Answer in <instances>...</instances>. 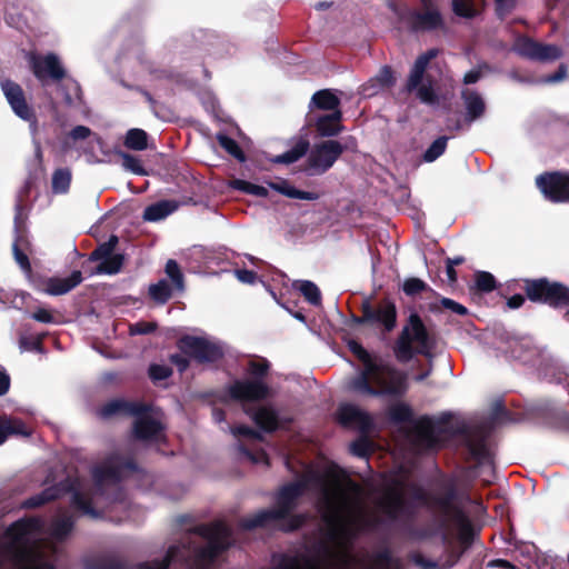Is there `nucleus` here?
<instances>
[{
    "instance_id": "53",
    "label": "nucleus",
    "mask_w": 569,
    "mask_h": 569,
    "mask_svg": "<svg viewBox=\"0 0 569 569\" xmlns=\"http://www.w3.org/2000/svg\"><path fill=\"white\" fill-rule=\"evenodd\" d=\"M164 271L167 276L171 279L173 287L177 290L181 291L184 289L183 273L176 260L169 259L166 263Z\"/></svg>"
},
{
    "instance_id": "48",
    "label": "nucleus",
    "mask_w": 569,
    "mask_h": 569,
    "mask_svg": "<svg viewBox=\"0 0 569 569\" xmlns=\"http://www.w3.org/2000/svg\"><path fill=\"white\" fill-rule=\"evenodd\" d=\"M497 288V280L488 271H477L475 273V289L482 293L492 292Z\"/></svg>"
},
{
    "instance_id": "21",
    "label": "nucleus",
    "mask_w": 569,
    "mask_h": 569,
    "mask_svg": "<svg viewBox=\"0 0 569 569\" xmlns=\"http://www.w3.org/2000/svg\"><path fill=\"white\" fill-rule=\"evenodd\" d=\"M1 89L12 111L22 120L36 122L37 117L33 108L27 102L22 87L10 80L1 81Z\"/></svg>"
},
{
    "instance_id": "24",
    "label": "nucleus",
    "mask_w": 569,
    "mask_h": 569,
    "mask_svg": "<svg viewBox=\"0 0 569 569\" xmlns=\"http://www.w3.org/2000/svg\"><path fill=\"white\" fill-rule=\"evenodd\" d=\"M150 409V406L143 402L112 399L102 405L98 413L102 419H109L114 416H141L149 412Z\"/></svg>"
},
{
    "instance_id": "43",
    "label": "nucleus",
    "mask_w": 569,
    "mask_h": 569,
    "mask_svg": "<svg viewBox=\"0 0 569 569\" xmlns=\"http://www.w3.org/2000/svg\"><path fill=\"white\" fill-rule=\"evenodd\" d=\"M229 186L234 190L241 191L242 193L260 198H266L269 194L268 189L263 186L254 184L242 179H233L230 181Z\"/></svg>"
},
{
    "instance_id": "15",
    "label": "nucleus",
    "mask_w": 569,
    "mask_h": 569,
    "mask_svg": "<svg viewBox=\"0 0 569 569\" xmlns=\"http://www.w3.org/2000/svg\"><path fill=\"white\" fill-rule=\"evenodd\" d=\"M177 347L181 353L200 365L214 363L224 357L219 343L203 337L184 335L177 340Z\"/></svg>"
},
{
    "instance_id": "8",
    "label": "nucleus",
    "mask_w": 569,
    "mask_h": 569,
    "mask_svg": "<svg viewBox=\"0 0 569 569\" xmlns=\"http://www.w3.org/2000/svg\"><path fill=\"white\" fill-rule=\"evenodd\" d=\"M192 532L207 540L194 552V569H211L217 559L232 546V530L223 521L198 525Z\"/></svg>"
},
{
    "instance_id": "29",
    "label": "nucleus",
    "mask_w": 569,
    "mask_h": 569,
    "mask_svg": "<svg viewBox=\"0 0 569 569\" xmlns=\"http://www.w3.org/2000/svg\"><path fill=\"white\" fill-rule=\"evenodd\" d=\"M82 273L74 270L67 278L51 277L46 279L43 292L50 296L66 295L82 282Z\"/></svg>"
},
{
    "instance_id": "9",
    "label": "nucleus",
    "mask_w": 569,
    "mask_h": 569,
    "mask_svg": "<svg viewBox=\"0 0 569 569\" xmlns=\"http://www.w3.org/2000/svg\"><path fill=\"white\" fill-rule=\"evenodd\" d=\"M323 507L322 521L328 527V536L331 539L350 536L353 531L370 530L380 525L378 517H371L366 513H358L352 519L347 520L341 506L328 492L325 493Z\"/></svg>"
},
{
    "instance_id": "47",
    "label": "nucleus",
    "mask_w": 569,
    "mask_h": 569,
    "mask_svg": "<svg viewBox=\"0 0 569 569\" xmlns=\"http://www.w3.org/2000/svg\"><path fill=\"white\" fill-rule=\"evenodd\" d=\"M119 242V238L116 234H111L108 241L100 243L97 248L89 254L90 261H99L103 258H108L113 254V251Z\"/></svg>"
},
{
    "instance_id": "37",
    "label": "nucleus",
    "mask_w": 569,
    "mask_h": 569,
    "mask_svg": "<svg viewBox=\"0 0 569 569\" xmlns=\"http://www.w3.org/2000/svg\"><path fill=\"white\" fill-rule=\"evenodd\" d=\"M149 136L143 129L132 128L126 132L123 146L133 151L148 149Z\"/></svg>"
},
{
    "instance_id": "42",
    "label": "nucleus",
    "mask_w": 569,
    "mask_h": 569,
    "mask_svg": "<svg viewBox=\"0 0 569 569\" xmlns=\"http://www.w3.org/2000/svg\"><path fill=\"white\" fill-rule=\"evenodd\" d=\"M101 262L96 268L98 274H116L118 273L124 262V257L121 253L111 254L108 258L100 260Z\"/></svg>"
},
{
    "instance_id": "50",
    "label": "nucleus",
    "mask_w": 569,
    "mask_h": 569,
    "mask_svg": "<svg viewBox=\"0 0 569 569\" xmlns=\"http://www.w3.org/2000/svg\"><path fill=\"white\" fill-rule=\"evenodd\" d=\"M448 137H438L423 152L422 160L425 162H433L440 156H442L447 149Z\"/></svg>"
},
{
    "instance_id": "17",
    "label": "nucleus",
    "mask_w": 569,
    "mask_h": 569,
    "mask_svg": "<svg viewBox=\"0 0 569 569\" xmlns=\"http://www.w3.org/2000/svg\"><path fill=\"white\" fill-rule=\"evenodd\" d=\"M536 184L543 197L553 203H569V172H543L536 178Z\"/></svg>"
},
{
    "instance_id": "16",
    "label": "nucleus",
    "mask_w": 569,
    "mask_h": 569,
    "mask_svg": "<svg viewBox=\"0 0 569 569\" xmlns=\"http://www.w3.org/2000/svg\"><path fill=\"white\" fill-rule=\"evenodd\" d=\"M360 310L365 311V320H368V326L379 328L383 333H389L397 327V307L388 298L380 300L377 305L365 299Z\"/></svg>"
},
{
    "instance_id": "25",
    "label": "nucleus",
    "mask_w": 569,
    "mask_h": 569,
    "mask_svg": "<svg viewBox=\"0 0 569 569\" xmlns=\"http://www.w3.org/2000/svg\"><path fill=\"white\" fill-rule=\"evenodd\" d=\"M14 240L12 243V253L14 261L19 264L22 271L30 273L32 270L28 252L31 250V243L26 233V230L20 224V213L14 218Z\"/></svg>"
},
{
    "instance_id": "39",
    "label": "nucleus",
    "mask_w": 569,
    "mask_h": 569,
    "mask_svg": "<svg viewBox=\"0 0 569 569\" xmlns=\"http://www.w3.org/2000/svg\"><path fill=\"white\" fill-rule=\"evenodd\" d=\"M180 551L181 550L179 546H170L161 560L156 559L150 562H139L136 566V569H169L171 563L178 558Z\"/></svg>"
},
{
    "instance_id": "18",
    "label": "nucleus",
    "mask_w": 569,
    "mask_h": 569,
    "mask_svg": "<svg viewBox=\"0 0 569 569\" xmlns=\"http://www.w3.org/2000/svg\"><path fill=\"white\" fill-rule=\"evenodd\" d=\"M30 70L33 76L44 84L48 80L59 82L66 77V70L54 53L44 56L30 53L28 57Z\"/></svg>"
},
{
    "instance_id": "4",
    "label": "nucleus",
    "mask_w": 569,
    "mask_h": 569,
    "mask_svg": "<svg viewBox=\"0 0 569 569\" xmlns=\"http://www.w3.org/2000/svg\"><path fill=\"white\" fill-rule=\"evenodd\" d=\"M308 483L305 479L296 480L282 486L276 496V507L262 509L256 515L240 520V527L244 530L263 528L270 522L284 521L282 530L291 532L300 529L307 521L303 513H292L298 506V500L307 490Z\"/></svg>"
},
{
    "instance_id": "62",
    "label": "nucleus",
    "mask_w": 569,
    "mask_h": 569,
    "mask_svg": "<svg viewBox=\"0 0 569 569\" xmlns=\"http://www.w3.org/2000/svg\"><path fill=\"white\" fill-rule=\"evenodd\" d=\"M239 451L253 463L264 462L269 465V457L263 449L258 452H252L244 445H239Z\"/></svg>"
},
{
    "instance_id": "19",
    "label": "nucleus",
    "mask_w": 569,
    "mask_h": 569,
    "mask_svg": "<svg viewBox=\"0 0 569 569\" xmlns=\"http://www.w3.org/2000/svg\"><path fill=\"white\" fill-rule=\"evenodd\" d=\"M515 51L522 58L539 62L555 61L562 56L558 46L541 43L526 36L516 41Z\"/></svg>"
},
{
    "instance_id": "7",
    "label": "nucleus",
    "mask_w": 569,
    "mask_h": 569,
    "mask_svg": "<svg viewBox=\"0 0 569 569\" xmlns=\"http://www.w3.org/2000/svg\"><path fill=\"white\" fill-rule=\"evenodd\" d=\"M270 372V362L266 358L250 360L246 368L248 379H237L227 388L228 397L237 402H257L270 396L266 381Z\"/></svg>"
},
{
    "instance_id": "38",
    "label": "nucleus",
    "mask_w": 569,
    "mask_h": 569,
    "mask_svg": "<svg viewBox=\"0 0 569 569\" xmlns=\"http://www.w3.org/2000/svg\"><path fill=\"white\" fill-rule=\"evenodd\" d=\"M74 527V518L72 515H63L57 518L51 523V536L58 540L63 541L68 538Z\"/></svg>"
},
{
    "instance_id": "26",
    "label": "nucleus",
    "mask_w": 569,
    "mask_h": 569,
    "mask_svg": "<svg viewBox=\"0 0 569 569\" xmlns=\"http://www.w3.org/2000/svg\"><path fill=\"white\" fill-rule=\"evenodd\" d=\"M341 121V110H337L336 112L320 116L308 114L307 117L308 126L315 127L320 137L338 136L345 129Z\"/></svg>"
},
{
    "instance_id": "46",
    "label": "nucleus",
    "mask_w": 569,
    "mask_h": 569,
    "mask_svg": "<svg viewBox=\"0 0 569 569\" xmlns=\"http://www.w3.org/2000/svg\"><path fill=\"white\" fill-rule=\"evenodd\" d=\"M71 183V172L69 169H57L52 174L51 188L54 193H64L69 190Z\"/></svg>"
},
{
    "instance_id": "36",
    "label": "nucleus",
    "mask_w": 569,
    "mask_h": 569,
    "mask_svg": "<svg viewBox=\"0 0 569 569\" xmlns=\"http://www.w3.org/2000/svg\"><path fill=\"white\" fill-rule=\"evenodd\" d=\"M11 435H27L26 425L20 419L0 416V445Z\"/></svg>"
},
{
    "instance_id": "44",
    "label": "nucleus",
    "mask_w": 569,
    "mask_h": 569,
    "mask_svg": "<svg viewBox=\"0 0 569 569\" xmlns=\"http://www.w3.org/2000/svg\"><path fill=\"white\" fill-rule=\"evenodd\" d=\"M219 146L224 149L230 156L240 162L246 161V154L239 143L231 137L220 133L217 136Z\"/></svg>"
},
{
    "instance_id": "6",
    "label": "nucleus",
    "mask_w": 569,
    "mask_h": 569,
    "mask_svg": "<svg viewBox=\"0 0 569 569\" xmlns=\"http://www.w3.org/2000/svg\"><path fill=\"white\" fill-rule=\"evenodd\" d=\"M432 341L429 331L421 317L413 312L407 319L398 338L396 339L392 351L396 359L401 363H407L416 355L431 358Z\"/></svg>"
},
{
    "instance_id": "49",
    "label": "nucleus",
    "mask_w": 569,
    "mask_h": 569,
    "mask_svg": "<svg viewBox=\"0 0 569 569\" xmlns=\"http://www.w3.org/2000/svg\"><path fill=\"white\" fill-rule=\"evenodd\" d=\"M402 291L408 297H415L423 291H429L432 295H436V291L430 288L423 280L411 277L407 278L402 283Z\"/></svg>"
},
{
    "instance_id": "41",
    "label": "nucleus",
    "mask_w": 569,
    "mask_h": 569,
    "mask_svg": "<svg viewBox=\"0 0 569 569\" xmlns=\"http://www.w3.org/2000/svg\"><path fill=\"white\" fill-rule=\"evenodd\" d=\"M371 560L377 569H398L400 566L399 559L393 557L388 547L375 552Z\"/></svg>"
},
{
    "instance_id": "63",
    "label": "nucleus",
    "mask_w": 569,
    "mask_h": 569,
    "mask_svg": "<svg viewBox=\"0 0 569 569\" xmlns=\"http://www.w3.org/2000/svg\"><path fill=\"white\" fill-rule=\"evenodd\" d=\"M20 347L29 351H43V342L41 337H22L20 339Z\"/></svg>"
},
{
    "instance_id": "14",
    "label": "nucleus",
    "mask_w": 569,
    "mask_h": 569,
    "mask_svg": "<svg viewBox=\"0 0 569 569\" xmlns=\"http://www.w3.org/2000/svg\"><path fill=\"white\" fill-rule=\"evenodd\" d=\"M459 498L458 489L453 480L445 483L443 492L435 495V510L440 516V527L451 529L452 525L472 523L465 509L457 503Z\"/></svg>"
},
{
    "instance_id": "40",
    "label": "nucleus",
    "mask_w": 569,
    "mask_h": 569,
    "mask_svg": "<svg viewBox=\"0 0 569 569\" xmlns=\"http://www.w3.org/2000/svg\"><path fill=\"white\" fill-rule=\"evenodd\" d=\"M149 297L158 305L167 303L172 297V287L166 279L149 286Z\"/></svg>"
},
{
    "instance_id": "52",
    "label": "nucleus",
    "mask_w": 569,
    "mask_h": 569,
    "mask_svg": "<svg viewBox=\"0 0 569 569\" xmlns=\"http://www.w3.org/2000/svg\"><path fill=\"white\" fill-rule=\"evenodd\" d=\"M413 413L411 408L406 403H397L390 407L389 418L395 423H407L412 420Z\"/></svg>"
},
{
    "instance_id": "56",
    "label": "nucleus",
    "mask_w": 569,
    "mask_h": 569,
    "mask_svg": "<svg viewBox=\"0 0 569 569\" xmlns=\"http://www.w3.org/2000/svg\"><path fill=\"white\" fill-rule=\"evenodd\" d=\"M371 446L369 435H361L351 443V452L359 458H367L370 455Z\"/></svg>"
},
{
    "instance_id": "27",
    "label": "nucleus",
    "mask_w": 569,
    "mask_h": 569,
    "mask_svg": "<svg viewBox=\"0 0 569 569\" xmlns=\"http://www.w3.org/2000/svg\"><path fill=\"white\" fill-rule=\"evenodd\" d=\"M260 431L272 433L283 429L284 425L290 423V419H281L276 409L270 406H262L252 412H248Z\"/></svg>"
},
{
    "instance_id": "13",
    "label": "nucleus",
    "mask_w": 569,
    "mask_h": 569,
    "mask_svg": "<svg viewBox=\"0 0 569 569\" xmlns=\"http://www.w3.org/2000/svg\"><path fill=\"white\" fill-rule=\"evenodd\" d=\"M425 11H419L408 6H398L395 2L389 3V9L395 13L399 23L413 33L438 30L443 27V18L437 8L425 7Z\"/></svg>"
},
{
    "instance_id": "28",
    "label": "nucleus",
    "mask_w": 569,
    "mask_h": 569,
    "mask_svg": "<svg viewBox=\"0 0 569 569\" xmlns=\"http://www.w3.org/2000/svg\"><path fill=\"white\" fill-rule=\"evenodd\" d=\"M136 420L133 422V435L134 438L142 441H154L158 440L160 433L163 431L164 427L159 420L150 417L147 413H142L141 416H134Z\"/></svg>"
},
{
    "instance_id": "59",
    "label": "nucleus",
    "mask_w": 569,
    "mask_h": 569,
    "mask_svg": "<svg viewBox=\"0 0 569 569\" xmlns=\"http://www.w3.org/2000/svg\"><path fill=\"white\" fill-rule=\"evenodd\" d=\"M173 371L169 366L151 363L148 368L149 378L153 382L162 381L172 376Z\"/></svg>"
},
{
    "instance_id": "30",
    "label": "nucleus",
    "mask_w": 569,
    "mask_h": 569,
    "mask_svg": "<svg viewBox=\"0 0 569 569\" xmlns=\"http://www.w3.org/2000/svg\"><path fill=\"white\" fill-rule=\"evenodd\" d=\"M16 569H57L51 561L43 559L42 555L23 550L16 556Z\"/></svg>"
},
{
    "instance_id": "35",
    "label": "nucleus",
    "mask_w": 569,
    "mask_h": 569,
    "mask_svg": "<svg viewBox=\"0 0 569 569\" xmlns=\"http://www.w3.org/2000/svg\"><path fill=\"white\" fill-rule=\"evenodd\" d=\"M60 495H61V490L58 487H56V486L48 487V488L43 489L41 492L26 499L22 502V507L26 509L39 508L41 506H44L48 502L59 499Z\"/></svg>"
},
{
    "instance_id": "5",
    "label": "nucleus",
    "mask_w": 569,
    "mask_h": 569,
    "mask_svg": "<svg viewBox=\"0 0 569 569\" xmlns=\"http://www.w3.org/2000/svg\"><path fill=\"white\" fill-rule=\"evenodd\" d=\"M345 149V146L338 140H325L316 143L310 150L309 139L307 137H299L288 151L276 156L271 161L278 164H291L309 152L300 171L305 172L308 177H315L321 176L331 169Z\"/></svg>"
},
{
    "instance_id": "10",
    "label": "nucleus",
    "mask_w": 569,
    "mask_h": 569,
    "mask_svg": "<svg viewBox=\"0 0 569 569\" xmlns=\"http://www.w3.org/2000/svg\"><path fill=\"white\" fill-rule=\"evenodd\" d=\"M458 529L459 546H452L450 529H443L442 542L447 545V559L443 565L427 559L421 552H412L409 559L421 569H450L461 559L463 553L471 547L475 540L476 531L472 523L455 525Z\"/></svg>"
},
{
    "instance_id": "11",
    "label": "nucleus",
    "mask_w": 569,
    "mask_h": 569,
    "mask_svg": "<svg viewBox=\"0 0 569 569\" xmlns=\"http://www.w3.org/2000/svg\"><path fill=\"white\" fill-rule=\"evenodd\" d=\"M439 49L432 48L418 56L406 81L405 89L407 92H416L417 98L426 104H436L438 94L433 88V79L430 74H426L427 68L431 60L437 58Z\"/></svg>"
},
{
    "instance_id": "33",
    "label": "nucleus",
    "mask_w": 569,
    "mask_h": 569,
    "mask_svg": "<svg viewBox=\"0 0 569 569\" xmlns=\"http://www.w3.org/2000/svg\"><path fill=\"white\" fill-rule=\"evenodd\" d=\"M340 99L330 89H321L313 93L310 109L336 112L340 110Z\"/></svg>"
},
{
    "instance_id": "64",
    "label": "nucleus",
    "mask_w": 569,
    "mask_h": 569,
    "mask_svg": "<svg viewBox=\"0 0 569 569\" xmlns=\"http://www.w3.org/2000/svg\"><path fill=\"white\" fill-rule=\"evenodd\" d=\"M517 0H495L496 14L499 19H505L515 9Z\"/></svg>"
},
{
    "instance_id": "20",
    "label": "nucleus",
    "mask_w": 569,
    "mask_h": 569,
    "mask_svg": "<svg viewBox=\"0 0 569 569\" xmlns=\"http://www.w3.org/2000/svg\"><path fill=\"white\" fill-rule=\"evenodd\" d=\"M337 421L343 427L356 429L360 435H369L375 428L373 418L352 403H341L337 409Z\"/></svg>"
},
{
    "instance_id": "55",
    "label": "nucleus",
    "mask_w": 569,
    "mask_h": 569,
    "mask_svg": "<svg viewBox=\"0 0 569 569\" xmlns=\"http://www.w3.org/2000/svg\"><path fill=\"white\" fill-rule=\"evenodd\" d=\"M33 523L30 520H18L7 530L8 536L14 540H22L32 530Z\"/></svg>"
},
{
    "instance_id": "1",
    "label": "nucleus",
    "mask_w": 569,
    "mask_h": 569,
    "mask_svg": "<svg viewBox=\"0 0 569 569\" xmlns=\"http://www.w3.org/2000/svg\"><path fill=\"white\" fill-rule=\"evenodd\" d=\"M348 349L362 363V370L350 381V389L360 395L402 396L407 391V375L381 359L373 358L358 341H348Z\"/></svg>"
},
{
    "instance_id": "57",
    "label": "nucleus",
    "mask_w": 569,
    "mask_h": 569,
    "mask_svg": "<svg viewBox=\"0 0 569 569\" xmlns=\"http://www.w3.org/2000/svg\"><path fill=\"white\" fill-rule=\"evenodd\" d=\"M410 491H411V497L413 500L435 510V506H433L435 495L429 493L428 491H426L422 487H420L418 485H411Z\"/></svg>"
},
{
    "instance_id": "51",
    "label": "nucleus",
    "mask_w": 569,
    "mask_h": 569,
    "mask_svg": "<svg viewBox=\"0 0 569 569\" xmlns=\"http://www.w3.org/2000/svg\"><path fill=\"white\" fill-rule=\"evenodd\" d=\"M305 299L312 306H319L321 303V292L316 283L309 280H302L298 287Z\"/></svg>"
},
{
    "instance_id": "34",
    "label": "nucleus",
    "mask_w": 569,
    "mask_h": 569,
    "mask_svg": "<svg viewBox=\"0 0 569 569\" xmlns=\"http://www.w3.org/2000/svg\"><path fill=\"white\" fill-rule=\"evenodd\" d=\"M269 187L272 190H274L288 198H291V199L310 200V201L319 199V193L299 190V189L295 188L293 186H291L287 180H282L280 182H269Z\"/></svg>"
},
{
    "instance_id": "23",
    "label": "nucleus",
    "mask_w": 569,
    "mask_h": 569,
    "mask_svg": "<svg viewBox=\"0 0 569 569\" xmlns=\"http://www.w3.org/2000/svg\"><path fill=\"white\" fill-rule=\"evenodd\" d=\"M460 97L465 106L463 120H457L455 130H461L463 126L470 127L475 121L481 119L487 110L482 96L472 89L461 90Z\"/></svg>"
},
{
    "instance_id": "3",
    "label": "nucleus",
    "mask_w": 569,
    "mask_h": 569,
    "mask_svg": "<svg viewBox=\"0 0 569 569\" xmlns=\"http://www.w3.org/2000/svg\"><path fill=\"white\" fill-rule=\"evenodd\" d=\"M139 471L140 468L133 457L116 453L109 456L100 466L93 468V487L91 489L73 490L71 496L72 508L90 518H101L102 512L93 506L94 496L102 495L107 483H119Z\"/></svg>"
},
{
    "instance_id": "61",
    "label": "nucleus",
    "mask_w": 569,
    "mask_h": 569,
    "mask_svg": "<svg viewBox=\"0 0 569 569\" xmlns=\"http://www.w3.org/2000/svg\"><path fill=\"white\" fill-rule=\"evenodd\" d=\"M158 328L156 322L138 321L129 326V333L131 336L138 335H150L153 333Z\"/></svg>"
},
{
    "instance_id": "22",
    "label": "nucleus",
    "mask_w": 569,
    "mask_h": 569,
    "mask_svg": "<svg viewBox=\"0 0 569 569\" xmlns=\"http://www.w3.org/2000/svg\"><path fill=\"white\" fill-rule=\"evenodd\" d=\"M379 506L387 518L392 521L401 517L409 519L413 517L411 506L405 499L403 492L397 487H391L386 491Z\"/></svg>"
},
{
    "instance_id": "12",
    "label": "nucleus",
    "mask_w": 569,
    "mask_h": 569,
    "mask_svg": "<svg viewBox=\"0 0 569 569\" xmlns=\"http://www.w3.org/2000/svg\"><path fill=\"white\" fill-rule=\"evenodd\" d=\"M526 297L535 303L547 305L553 309L569 307V287L548 278L523 279Z\"/></svg>"
},
{
    "instance_id": "60",
    "label": "nucleus",
    "mask_w": 569,
    "mask_h": 569,
    "mask_svg": "<svg viewBox=\"0 0 569 569\" xmlns=\"http://www.w3.org/2000/svg\"><path fill=\"white\" fill-rule=\"evenodd\" d=\"M231 432L236 437H244L257 441H263L264 438L259 430H256L247 425H239L231 428Z\"/></svg>"
},
{
    "instance_id": "31",
    "label": "nucleus",
    "mask_w": 569,
    "mask_h": 569,
    "mask_svg": "<svg viewBox=\"0 0 569 569\" xmlns=\"http://www.w3.org/2000/svg\"><path fill=\"white\" fill-rule=\"evenodd\" d=\"M178 209V202L174 200H160L148 206L142 214L144 221L156 222L164 219Z\"/></svg>"
},
{
    "instance_id": "2",
    "label": "nucleus",
    "mask_w": 569,
    "mask_h": 569,
    "mask_svg": "<svg viewBox=\"0 0 569 569\" xmlns=\"http://www.w3.org/2000/svg\"><path fill=\"white\" fill-rule=\"evenodd\" d=\"M451 415H443L438 421L428 417L421 418L418 426V437L421 443L430 450L443 448L449 438L463 437L465 446L470 457L481 463L488 458V433L481 426L470 428L466 423L450 425Z\"/></svg>"
},
{
    "instance_id": "54",
    "label": "nucleus",
    "mask_w": 569,
    "mask_h": 569,
    "mask_svg": "<svg viewBox=\"0 0 569 569\" xmlns=\"http://www.w3.org/2000/svg\"><path fill=\"white\" fill-rule=\"evenodd\" d=\"M88 569H131V566L126 560L116 557H104L89 565Z\"/></svg>"
},
{
    "instance_id": "45",
    "label": "nucleus",
    "mask_w": 569,
    "mask_h": 569,
    "mask_svg": "<svg viewBox=\"0 0 569 569\" xmlns=\"http://www.w3.org/2000/svg\"><path fill=\"white\" fill-rule=\"evenodd\" d=\"M114 153L122 159V167L138 176H146L147 171L143 168L141 160L129 152L122 150H116Z\"/></svg>"
},
{
    "instance_id": "32",
    "label": "nucleus",
    "mask_w": 569,
    "mask_h": 569,
    "mask_svg": "<svg viewBox=\"0 0 569 569\" xmlns=\"http://www.w3.org/2000/svg\"><path fill=\"white\" fill-rule=\"evenodd\" d=\"M310 561L298 555L273 553L269 569H308Z\"/></svg>"
},
{
    "instance_id": "58",
    "label": "nucleus",
    "mask_w": 569,
    "mask_h": 569,
    "mask_svg": "<svg viewBox=\"0 0 569 569\" xmlns=\"http://www.w3.org/2000/svg\"><path fill=\"white\" fill-rule=\"evenodd\" d=\"M452 10L458 17L469 19L477 13L471 0H452Z\"/></svg>"
}]
</instances>
